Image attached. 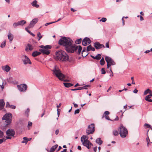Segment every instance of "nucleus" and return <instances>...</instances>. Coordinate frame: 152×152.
<instances>
[{"label":"nucleus","instance_id":"2f4dec72","mask_svg":"<svg viewBox=\"0 0 152 152\" xmlns=\"http://www.w3.org/2000/svg\"><path fill=\"white\" fill-rule=\"evenodd\" d=\"M27 46L28 47L29 50L31 51L32 50H33L34 49L33 47L30 44H28L27 45Z\"/></svg>","mask_w":152,"mask_h":152},{"label":"nucleus","instance_id":"c756f323","mask_svg":"<svg viewBox=\"0 0 152 152\" xmlns=\"http://www.w3.org/2000/svg\"><path fill=\"white\" fill-rule=\"evenodd\" d=\"M19 25L23 26L24 24L26 23V21L25 20H21L18 22Z\"/></svg>","mask_w":152,"mask_h":152},{"label":"nucleus","instance_id":"bb28decb","mask_svg":"<svg viewBox=\"0 0 152 152\" xmlns=\"http://www.w3.org/2000/svg\"><path fill=\"white\" fill-rule=\"evenodd\" d=\"M63 84L64 86L66 88H69L73 85L72 83H64Z\"/></svg>","mask_w":152,"mask_h":152},{"label":"nucleus","instance_id":"39448f33","mask_svg":"<svg viewBox=\"0 0 152 152\" xmlns=\"http://www.w3.org/2000/svg\"><path fill=\"white\" fill-rule=\"evenodd\" d=\"M105 60L107 63V66L108 69H110V70L112 72L111 70V67H110L111 65H114L115 64V62L114 61L113 59L109 56H105Z\"/></svg>","mask_w":152,"mask_h":152},{"label":"nucleus","instance_id":"9d476101","mask_svg":"<svg viewBox=\"0 0 152 152\" xmlns=\"http://www.w3.org/2000/svg\"><path fill=\"white\" fill-rule=\"evenodd\" d=\"M91 40L88 37H86L82 41V45L83 46H86L87 45V44H89L91 43Z\"/></svg>","mask_w":152,"mask_h":152},{"label":"nucleus","instance_id":"aec40b11","mask_svg":"<svg viewBox=\"0 0 152 152\" xmlns=\"http://www.w3.org/2000/svg\"><path fill=\"white\" fill-rule=\"evenodd\" d=\"M5 104V102L3 99H0V110H1L4 108Z\"/></svg>","mask_w":152,"mask_h":152},{"label":"nucleus","instance_id":"13d9d810","mask_svg":"<svg viewBox=\"0 0 152 152\" xmlns=\"http://www.w3.org/2000/svg\"><path fill=\"white\" fill-rule=\"evenodd\" d=\"M83 85H80L78 83H76L75 86H74V87H76L77 86H83Z\"/></svg>","mask_w":152,"mask_h":152},{"label":"nucleus","instance_id":"37998d69","mask_svg":"<svg viewBox=\"0 0 152 152\" xmlns=\"http://www.w3.org/2000/svg\"><path fill=\"white\" fill-rule=\"evenodd\" d=\"M107 18H102L100 21H102L103 22H105L107 20Z\"/></svg>","mask_w":152,"mask_h":152},{"label":"nucleus","instance_id":"473e14b6","mask_svg":"<svg viewBox=\"0 0 152 152\" xmlns=\"http://www.w3.org/2000/svg\"><path fill=\"white\" fill-rule=\"evenodd\" d=\"M82 40V39L80 38V39H76L75 41V43L77 44H80Z\"/></svg>","mask_w":152,"mask_h":152},{"label":"nucleus","instance_id":"9b49d317","mask_svg":"<svg viewBox=\"0 0 152 152\" xmlns=\"http://www.w3.org/2000/svg\"><path fill=\"white\" fill-rule=\"evenodd\" d=\"M94 46L96 49H99L102 48H104L105 47L103 44H101L98 42H95L94 44Z\"/></svg>","mask_w":152,"mask_h":152},{"label":"nucleus","instance_id":"680f3d73","mask_svg":"<svg viewBox=\"0 0 152 152\" xmlns=\"http://www.w3.org/2000/svg\"><path fill=\"white\" fill-rule=\"evenodd\" d=\"M55 134L56 135H57V134H58L59 132V130L58 129H57L56 130V131H55Z\"/></svg>","mask_w":152,"mask_h":152},{"label":"nucleus","instance_id":"f3484780","mask_svg":"<svg viewBox=\"0 0 152 152\" xmlns=\"http://www.w3.org/2000/svg\"><path fill=\"white\" fill-rule=\"evenodd\" d=\"M152 96V91H151V92H150V94L147 96L145 98V100L146 101H148L149 102H152V100L150 98Z\"/></svg>","mask_w":152,"mask_h":152},{"label":"nucleus","instance_id":"b1692460","mask_svg":"<svg viewBox=\"0 0 152 152\" xmlns=\"http://www.w3.org/2000/svg\"><path fill=\"white\" fill-rule=\"evenodd\" d=\"M95 48L92 47L91 45H88L86 49V51L87 52H88L89 51L92 50L93 51H95Z\"/></svg>","mask_w":152,"mask_h":152},{"label":"nucleus","instance_id":"6e6552de","mask_svg":"<svg viewBox=\"0 0 152 152\" xmlns=\"http://www.w3.org/2000/svg\"><path fill=\"white\" fill-rule=\"evenodd\" d=\"M17 87L19 90L21 92H25L27 88V85L25 84L18 85Z\"/></svg>","mask_w":152,"mask_h":152},{"label":"nucleus","instance_id":"dca6fc26","mask_svg":"<svg viewBox=\"0 0 152 152\" xmlns=\"http://www.w3.org/2000/svg\"><path fill=\"white\" fill-rule=\"evenodd\" d=\"M60 80L64 82H69L70 80L69 79V77H57Z\"/></svg>","mask_w":152,"mask_h":152},{"label":"nucleus","instance_id":"6e6d98bb","mask_svg":"<svg viewBox=\"0 0 152 152\" xmlns=\"http://www.w3.org/2000/svg\"><path fill=\"white\" fill-rule=\"evenodd\" d=\"M146 140L147 142V145L148 146V145H149V141H150V140H149V138L148 137L147 138H146Z\"/></svg>","mask_w":152,"mask_h":152},{"label":"nucleus","instance_id":"603ef678","mask_svg":"<svg viewBox=\"0 0 152 152\" xmlns=\"http://www.w3.org/2000/svg\"><path fill=\"white\" fill-rule=\"evenodd\" d=\"M106 47L107 48H109V42H108L106 44Z\"/></svg>","mask_w":152,"mask_h":152},{"label":"nucleus","instance_id":"f257e3e1","mask_svg":"<svg viewBox=\"0 0 152 152\" xmlns=\"http://www.w3.org/2000/svg\"><path fill=\"white\" fill-rule=\"evenodd\" d=\"M73 41L69 37H64L59 40L58 43L64 47L65 50L69 53H73L78 49L77 54H80L82 50V47L73 44Z\"/></svg>","mask_w":152,"mask_h":152},{"label":"nucleus","instance_id":"a18cd8bd","mask_svg":"<svg viewBox=\"0 0 152 152\" xmlns=\"http://www.w3.org/2000/svg\"><path fill=\"white\" fill-rule=\"evenodd\" d=\"M101 73L102 74H104L106 73L105 69L104 68H102L101 70Z\"/></svg>","mask_w":152,"mask_h":152},{"label":"nucleus","instance_id":"a19ab883","mask_svg":"<svg viewBox=\"0 0 152 152\" xmlns=\"http://www.w3.org/2000/svg\"><path fill=\"white\" fill-rule=\"evenodd\" d=\"M8 81L10 83H14L15 81L12 80V77H10L8 80Z\"/></svg>","mask_w":152,"mask_h":152},{"label":"nucleus","instance_id":"5701e85b","mask_svg":"<svg viewBox=\"0 0 152 152\" xmlns=\"http://www.w3.org/2000/svg\"><path fill=\"white\" fill-rule=\"evenodd\" d=\"M37 1L36 0H34L33 2L31 3V4L32 6L34 7H35L36 8H38L39 6V5L37 4Z\"/></svg>","mask_w":152,"mask_h":152},{"label":"nucleus","instance_id":"0e129e2a","mask_svg":"<svg viewBox=\"0 0 152 152\" xmlns=\"http://www.w3.org/2000/svg\"><path fill=\"white\" fill-rule=\"evenodd\" d=\"M138 91L137 89H135L134 91H133V93H135V94H136L137 93V92H138Z\"/></svg>","mask_w":152,"mask_h":152},{"label":"nucleus","instance_id":"423d86ee","mask_svg":"<svg viewBox=\"0 0 152 152\" xmlns=\"http://www.w3.org/2000/svg\"><path fill=\"white\" fill-rule=\"evenodd\" d=\"M94 124H91L89 125L88 126V129L86 130V133L87 134L89 135L90 134H93L94 131Z\"/></svg>","mask_w":152,"mask_h":152},{"label":"nucleus","instance_id":"f704fd0d","mask_svg":"<svg viewBox=\"0 0 152 152\" xmlns=\"http://www.w3.org/2000/svg\"><path fill=\"white\" fill-rule=\"evenodd\" d=\"M23 140H24V141H22V143H25L26 144H27V142L28 141V138L26 137H23Z\"/></svg>","mask_w":152,"mask_h":152},{"label":"nucleus","instance_id":"bf43d9fd","mask_svg":"<svg viewBox=\"0 0 152 152\" xmlns=\"http://www.w3.org/2000/svg\"><path fill=\"white\" fill-rule=\"evenodd\" d=\"M97 147L96 146L94 147V151L95 152H96V151L97 149ZM98 152H99V151H98Z\"/></svg>","mask_w":152,"mask_h":152},{"label":"nucleus","instance_id":"4be33fe9","mask_svg":"<svg viewBox=\"0 0 152 152\" xmlns=\"http://www.w3.org/2000/svg\"><path fill=\"white\" fill-rule=\"evenodd\" d=\"M6 106V107L10 108L12 109H15L16 108L15 106L12 105H10L9 102H7Z\"/></svg>","mask_w":152,"mask_h":152},{"label":"nucleus","instance_id":"e433bc0d","mask_svg":"<svg viewBox=\"0 0 152 152\" xmlns=\"http://www.w3.org/2000/svg\"><path fill=\"white\" fill-rule=\"evenodd\" d=\"M90 85H86L82 87V89H87L88 87H89Z\"/></svg>","mask_w":152,"mask_h":152},{"label":"nucleus","instance_id":"c85d7f7f","mask_svg":"<svg viewBox=\"0 0 152 152\" xmlns=\"http://www.w3.org/2000/svg\"><path fill=\"white\" fill-rule=\"evenodd\" d=\"M28 28H29L28 27V26L27 27H26L25 28V30L26 31H27L28 33L30 34L33 37H34L35 36V35L33 33L31 32L29 30H28Z\"/></svg>","mask_w":152,"mask_h":152},{"label":"nucleus","instance_id":"f8f14e48","mask_svg":"<svg viewBox=\"0 0 152 152\" xmlns=\"http://www.w3.org/2000/svg\"><path fill=\"white\" fill-rule=\"evenodd\" d=\"M6 134L8 136L13 137L15 134V132L14 129H10L6 131Z\"/></svg>","mask_w":152,"mask_h":152},{"label":"nucleus","instance_id":"c03bdc74","mask_svg":"<svg viewBox=\"0 0 152 152\" xmlns=\"http://www.w3.org/2000/svg\"><path fill=\"white\" fill-rule=\"evenodd\" d=\"M18 26H19L18 22L17 23H14L13 24V26L15 28H16Z\"/></svg>","mask_w":152,"mask_h":152},{"label":"nucleus","instance_id":"a878e982","mask_svg":"<svg viewBox=\"0 0 152 152\" xmlns=\"http://www.w3.org/2000/svg\"><path fill=\"white\" fill-rule=\"evenodd\" d=\"M58 145L56 144L53 146L50 149L49 152H53L54 151L56 148L58 147Z\"/></svg>","mask_w":152,"mask_h":152},{"label":"nucleus","instance_id":"6ab92c4d","mask_svg":"<svg viewBox=\"0 0 152 152\" xmlns=\"http://www.w3.org/2000/svg\"><path fill=\"white\" fill-rule=\"evenodd\" d=\"M2 69L6 71V72H8L10 69V67L7 65H6L2 67Z\"/></svg>","mask_w":152,"mask_h":152},{"label":"nucleus","instance_id":"4468645a","mask_svg":"<svg viewBox=\"0 0 152 152\" xmlns=\"http://www.w3.org/2000/svg\"><path fill=\"white\" fill-rule=\"evenodd\" d=\"M39 50L43 54L48 55L50 53V50L47 49H40Z\"/></svg>","mask_w":152,"mask_h":152},{"label":"nucleus","instance_id":"412c9836","mask_svg":"<svg viewBox=\"0 0 152 152\" xmlns=\"http://www.w3.org/2000/svg\"><path fill=\"white\" fill-rule=\"evenodd\" d=\"M8 39L10 40V42L11 43L13 39V34L9 32L8 35Z\"/></svg>","mask_w":152,"mask_h":152},{"label":"nucleus","instance_id":"1a4fd4ad","mask_svg":"<svg viewBox=\"0 0 152 152\" xmlns=\"http://www.w3.org/2000/svg\"><path fill=\"white\" fill-rule=\"evenodd\" d=\"M23 57H24V58L22 59V61L23 64L25 65L29 64H31L30 59L27 57L26 55H24Z\"/></svg>","mask_w":152,"mask_h":152},{"label":"nucleus","instance_id":"79ce46f5","mask_svg":"<svg viewBox=\"0 0 152 152\" xmlns=\"http://www.w3.org/2000/svg\"><path fill=\"white\" fill-rule=\"evenodd\" d=\"M45 49H47L48 50V49H50L52 48V46L50 45H46L45 46Z\"/></svg>","mask_w":152,"mask_h":152},{"label":"nucleus","instance_id":"c9c22d12","mask_svg":"<svg viewBox=\"0 0 152 152\" xmlns=\"http://www.w3.org/2000/svg\"><path fill=\"white\" fill-rule=\"evenodd\" d=\"M37 37H38V41H39L42 38V36L41 35V33L40 32H39L37 33Z\"/></svg>","mask_w":152,"mask_h":152},{"label":"nucleus","instance_id":"a211bd4d","mask_svg":"<svg viewBox=\"0 0 152 152\" xmlns=\"http://www.w3.org/2000/svg\"><path fill=\"white\" fill-rule=\"evenodd\" d=\"M91 57L93 58L94 59H96L97 60H99L101 58V54H98L95 56L91 55Z\"/></svg>","mask_w":152,"mask_h":152},{"label":"nucleus","instance_id":"ea45409f","mask_svg":"<svg viewBox=\"0 0 152 152\" xmlns=\"http://www.w3.org/2000/svg\"><path fill=\"white\" fill-rule=\"evenodd\" d=\"M6 45V41H3L1 44V48H3Z\"/></svg>","mask_w":152,"mask_h":152},{"label":"nucleus","instance_id":"393cba45","mask_svg":"<svg viewBox=\"0 0 152 152\" xmlns=\"http://www.w3.org/2000/svg\"><path fill=\"white\" fill-rule=\"evenodd\" d=\"M41 54V52L36 51L33 52L32 54V56L34 57H35L38 56H39Z\"/></svg>","mask_w":152,"mask_h":152},{"label":"nucleus","instance_id":"09e8293b","mask_svg":"<svg viewBox=\"0 0 152 152\" xmlns=\"http://www.w3.org/2000/svg\"><path fill=\"white\" fill-rule=\"evenodd\" d=\"M109 114L110 113L109 111H106L104 112L103 116L104 115L105 116L107 115H109Z\"/></svg>","mask_w":152,"mask_h":152},{"label":"nucleus","instance_id":"2eb2a0df","mask_svg":"<svg viewBox=\"0 0 152 152\" xmlns=\"http://www.w3.org/2000/svg\"><path fill=\"white\" fill-rule=\"evenodd\" d=\"M82 142L84 146L86 147V148L89 149H90V147L89 146L90 141L88 140V139L85 140L83 142Z\"/></svg>","mask_w":152,"mask_h":152},{"label":"nucleus","instance_id":"4c0bfd02","mask_svg":"<svg viewBox=\"0 0 152 152\" xmlns=\"http://www.w3.org/2000/svg\"><path fill=\"white\" fill-rule=\"evenodd\" d=\"M151 90H150L149 88L147 89L144 92V95L147 94L148 93L150 94V92H151Z\"/></svg>","mask_w":152,"mask_h":152},{"label":"nucleus","instance_id":"0eeeda50","mask_svg":"<svg viewBox=\"0 0 152 152\" xmlns=\"http://www.w3.org/2000/svg\"><path fill=\"white\" fill-rule=\"evenodd\" d=\"M53 73L56 76H65L62 74L60 70L58 68H56V66H54L53 70Z\"/></svg>","mask_w":152,"mask_h":152},{"label":"nucleus","instance_id":"052dcab7","mask_svg":"<svg viewBox=\"0 0 152 152\" xmlns=\"http://www.w3.org/2000/svg\"><path fill=\"white\" fill-rule=\"evenodd\" d=\"M32 125V123L30 121H29L28 123V126H31Z\"/></svg>","mask_w":152,"mask_h":152},{"label":"nucleus","instance_id":"3c124183","mask_svg":"<svg viewBox=\"0 0 152 152\" xmlns=\"http://www.w3.org/2000/svg\"><path fill=\"white\" fill-rule=\"evenodd\" d=\"M144 126H147V128H151V126L149 124H145Z\"/></svg>","mask_w":152,"mask_h":152},{"label":"nucleus","instance_id":"cd10ccee","mask_svg":"<svg viewBox=\"0 0 152 152\" xmlns=\"http://www.w3.org/2000/svg\"><path fill=\"white\" fill-rule=\"evenodd\" d=\"M96 142L99 145H100L102 144L103 141L101 140V138H98L96 140Z\"/></svg>","mask_w":152,"mask_h":152},{"label":"nucleus","instance_id":"ddd939ff","mask_svg":"<svg viewBox=\"0 0 152 152\" xmlns=\"http://www.w3.org/2000/svg\"><path fill=\"white\" fill-rule=\"evenodd\" d=\"M38 21V19L37 18H35L33 19L31 21L29 25L28 26V28L33 27Z\"/></svg>","mask_w":152,"mask_h":152},{"label":"nucleus","instance_id":"58836bf2","mask_svg":"<svg viewBox=\"0 0 152 152\" xmlns=\"http://www.w3.org/2000/svg\"><path fill=\"white\" fill-rule=\"evenodd\" d=\"M113 134L115 136H118V131L116 130L113 131Z\"/></svg>","mask_w":152,"mask_h":152},{"label":"nucleus","instance_id":"7ed1b4c3","mask_svg":"<svg viewBox=\"0 0 152 152\" xmlns=\"http://www.w3.org/2000/svg\"><path fill=\"white\" fill-rule=\"evenodd\" d=\"M12 115L10 113H7L4 115L2 118V120H5L6 123V125L10 124L12 122Z\"/></svg>","mask_w":152,"mask_h":152},{"label":"nucleus","instance_id":"774afa93","mask_svg":"<svg viewBox=\"0 0 152 152\" xmlns=\"http://www.w3.org/2000/svg\"><path fill=\"white\" fill-rule=\"evenodd\" d=\"M11 136H8L6 137V138L7 139H11Z\"/></svg>","mask_w":152,"mask_h":152},{"label":"nucleus","instance_id":"20e7f679","mask_svg":"<svg viewBox=\"0 0 152 152\" xmlns=\"http://www.w3.org/2000/svg\"><path fill=\"white\" fill-rule=\"evenodd\" d=\"M118 130L120 136L122 138L125 137L128 134V131L126 128L121 125L118 128Z\"/></svg>","mask_w":152,"mask_h":152},{"label":"nucleus","instance_id":"de8ad7c7","mask_svg":"<svg viewBox=\"0 0 152 152\" xmlns=\"http://www.w3.org/2000/svg\"><path fill=\"white\" fill-rule=\"evenodd\" d=\"M4 136V133L1 131L0 130V138H2Z\"/></svg>","mask_w":152,"mask_h":152},{"label":"nucleus","instance_id":"5fc2aeb1","mask_svg":"<svg viewBox=\"0 0 152 152\" xmlns=\"http://www.w3.org/2000/svg\"><path fill=\"white\" fill-rule=\"evenodd\" d=\"M60 111V110L57 109V115L58 116V117L59 115H60V111Z\"/></svg>","mask_w":152,"mask_h":152},{"label":"nucleus","instance_id":"8fccbe9b","mask_svg":"<svg viewBox=\"0 0 152 152\" xmlns=\"http://www.w3.org/2000/svg\"><path fill=\"white\" fill-rule=\"evenodd\" d=\"M55 23V22H49V23H45V26H47L48 25H50V24L53 23Z\"/></svg>","mask_w":152,"mask_h":152},{"label":"nucleus","instance_id":"338daca9","mask_svg":"<svg viewBox=\"0 0 152 152\" xmlns=\"http://www.w3.org/2000/svg\"><path fill=\"white\" fill-rule=\"evenodd\" d=\"M73 104H74V106L76 108L78 107V106L77 104L75 103L74 102L73 103Z\"/></svg>","mask_w":152,"mask_h":152},{"label":"nucleus","instance_id":"e2e57ef3","mask_svg":"<svg viewBox=\"0 0 152 152\" xmlns=\"http://www.w3.org/2000/svg\"><path fill=\"white\" fill-rule=\"evenodd\" d=\"M88 53H87V54H83V53H82V56L83 57H86V56H87L88 55Z\"/></svg>","mask_w":152,"mask_h":152},{"label":"nucleus","instance_id":"49530a36","mask_svg":"<svg viewBox=\"0 0 152 152\" xmlns=\"http://www.w3.org/2000/svg\"><path fill=\"white\" fill-rule=\"evenodd\" d=\"M80 109H77L75 110V114L79 113L80 112Z\"/></svg>","mask_w":152,"mask_h":152},{"label":"nucleus","instance_id":"f03ea898","mask_svg":"<svg viewBox=\"0 0 152 152\" xmlns=\"http://www.w3.org/2000/svg\"><path fill=\"white\" fill-rule=\"evenodd\" d=\"M55 59L56 60L61 61H66L69 59V56L64 51L60 50L57 51L56 53Z\"/></svg>","mask_w":152,"mask_h":152},{"label":"nucleus","instance_id":"72a5a7b5","mask_svg":"<svg viewBox=\"0 0 152 152\" xmlns=\"http://www.w3.org/2000/svg\"><path fill=\"white\" fill-rule=\"evenodd\" d=\"M100 64L101 65H104L105 62L104 59V58L103 57H102L100 61Z\"/></svg>","mask_w":152,"mask_h":152},{"label":"nucleus","instance_id":"864d4df0","mask_svg":"<svg viewBox=\"0 0 152 152\" xmlns=\"http://www.w3.org/2000/svg\"><path fill=\"white\" fill-rule=\"evenodd\" d=\"M64 16L63 17H62V18H59L56 21H54V22H55V23H56V22H58V21H59L60 20H62V19H63L64 18Z\"/></svg>","mask_w":152,"mask_h":152},{"label":"nucleus","instance_id":"69168bd1","mask_svg":"<svg viewBox=\"0 0 152 152\" xmlns=\"http://www.w3.org/2000/svg\"><path fill=\"white\" fill-rule=\"evenodd\" d=\"M123 17L122 18V24L123 26L125 25V21L123 18Z\"/></svg>","mask_w":152,"mask_h":152},{"label":"nucleus","instance_id":"7c9ffc66","mask_svg":"<svg viewBox=\"0 0 152 152\" xmlns=\"http://www.w3.org/2000/svg\"><path fill=\"white\" fill-rule=\"evenodd\" d=\"M88 139V137H87V136L86 135H83L82 136L81 138V142H83L84 140H86V139Z\"/></svg>","mask_w":152,"mask_h":152},{"label":"nucleus","instance_id":"4d7b16f0","mask_svg":"<svg viewBox=\"0 0 152 152\" xmlns=\"http://www.w3.org/2000/svg\"><path fill=\"white\" fill-rule=\"evenodd\" d=\"M105 118H106V119H107V120H110V118L108 116L106 115V116H105Z\"/></svg>","mask_w":152,"mask_h":152}]
</instances>
